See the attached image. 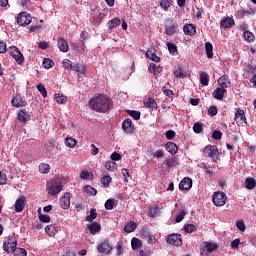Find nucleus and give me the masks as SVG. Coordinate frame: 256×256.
Returning <instances> with one entry per match:
<instances>
[{
  "label": "nucleus",
  "mask_w": 256,
  "mask_h": 256,
  "mask_svg": "<svg viewBox=\"0 0 256 256\" xmlns=\"http://www.w3.org/2000/svg\"><path fill=\"white\" fill-rule=\"evenodd\" d=\"M126 112L128 113V115H130V117H133L135 121H139V119H141V112L139 111L127 110Z\"/></svg>",
  "instance_id": "nucleus-42"
},
{
  "label": "nucleus",
  "mask_w": 256,
  "mask_h": 256,
  "mask_svg": "<svg viewBox=\"0 0 256 256\" xmlns=\"http://www.w3.org/2000/svg\"><path fill=\"white\" fill-rule=\"evenodd\" d=\"M95 219H97V211L92 208L90 210V215L86 217V221H88L89 223H93Z\"/></svg>",
  "instance_id": "nucleus-44"
},
{
  "label": "nucleus",
  "mask_w": 256,
  "mask_h": 256,
  "mask_svg": "<svg viewBox=\"0 0 256 256\" xmlns=\"http://www.w3.org/2000/svg\"><path fill=\"white\" fill-rule=\"evenodd\" d=\"M65 145H66V147H70V149H73V147H75V145H77V140H75V138H73V137H66Z\"/></svg>",
  "instance_id": "nucleus-38"
},
{
  "label": "nucleus",
  "mask_w": 256,
  "mask_h": 256,
  "mask_svg": "<svg viewBox=\"0 0 256 256\" xmlns=\"http://www.w3.org/2000/svg\"><path fill=\"white\" fill-rule=\"evenodd\" d=\"M212 201L216 207H223L227 201V194L224 192H214L212 195Z\"/></svg>",
  "instance_id": "nucleus-2"
},
{
  "label": "nucleus",
  "mask_w": 256,
  "mask_h": 256,
  "mask_svg": "<svg viewBox=\"0 0 256 256\" xmlns=\"http://www.w3.org/2000/svg\"><path fill=\"white\" fill-rule=\"evenodd\" d=\"M89 107L96 113H109L113 109V100L107 95L98 94L90 99Z\"/></svg>",
  "instance_id": "nucleus-1"
},
{
  "label": "nucleus",
  "mask_w": 256,
  "mask_h": 256,
  "mask_svg": "<svg viewBox=\"0 0 256 256\" xmlns=\"http://www.w3.org/2000/svg\"><path fill=\"white\" fill-rule=\"evenodd\" d=\"M148 69L150 73H153L154 75H159V73L163 71V68L155 63H151Z\"/></svg>",
  "instance_id": "nucleus-26"
},
{
  "label": "nucleus",
  "mask_w": 256,
  "mask_h": 256,
  "mask_svg": "<svg viewBox=\"0 0 256 256\" xmlns=\"http://www.w3.org/2000/svg\"><path fill=\"white\" fill-rule=\"evenodd\" d=\"M37 89L39 91V93H41L42 97H47V89L45 88V86L41 83H39L37 86Z\"/></svg>",
  "instance_id": "nucleus-52"
},
{
  "label": "nucleus",
  "mask_w": 256,
  "mask_h": 256,
  "mask_svg": "<svg viewBox=\"0 0 256 256\" xmlns=\"http://www.w3.org/2000/svg\"><path fill=\"white\" fill-rule=\"evenodd\" d=\"M173 0H159V5L164 11H169V7H171Z\"/></svg>",
  "instance_id": "nucleus-31"
},
{
  "label": "nucleus",
  "mask_w": 256,
  "mask_h": 256,
  "mask_svg": "<svg viewBox=\"0 0 256 256\" xmlns=\"http://www.w3.org/2000/svg\"><path fill=\"white\" fill-rule=\"evenodd\" d=\"M121 25V19L114 18L108 22V28L109 29H115V27H119Z\"/></svg>",
  "instance_id": "nucleus-35"
},
{
  "label": "nucleus",
  "mask_w": 256,
  "mask_h": 256,
  "mask_svg": "<svg viewBox=\"0 0 256 256\" xmlns=\"http://www.w3.org/2000/svg\"><path fill=\"white\" fill-rule=\"evenodd\" d=\"M175 77H177L178 79H185V77H187V72H185V70L183 68H178L175 72H174Z\"/></svg>",
  "instance_id": "nucleus-41"
},
{
  "label": "nucleus",
  "mask_w": 256,
  "mask_h": 256,
  "mask_svg": "<svg viewBox=\"0 0 256 256\" xmlns=\"http://www.w3.org/2000/svg\"><path fill=\"white\" fill-rule=\"evenodd\" d=\"M84 191L87 193V195H90L92 197H95V195H97V190L91 185L84 186Z\"/></svg>",
  "instance_id": "nucleus-37"
},
{
  "label": "nucleus",
  "mask_w": 256,
  "mask_h": 256,
  "mask_svg": "<svg viewBox=\"0 0 256 256\" xmlns=\"http://www.w3.org/2000/svg\"><path fill=\"white\" fill-rule=\"evenodd\" d=\"M113 250V247H111V244L109 242H101L97 246L98 253H102L103 255H109L111 251Z\"/></svg>",
  "instance_id": "nucleus-13"
},
{
  "label": "nucleus",
  "mask_w": 256,
  "mask_h": 256,
  "mask_svg": "<svg viewBox=\"0 0 256 256\" xmlns=\"http://www.w3.org/2000/svg\"><path fill=\"white\" fill-rule=\"evenodd\" d=\"M197 227L195 225H186L184 226L185 233H193V231H196Z\"/></svg>",
  "instance_id": "nucleus-63"
},
{
  "label": "nucleus",
  "mask_w": 256,
  "mask_h": 256,
  "mask_svg": "<svg viewBox=\"0 0 256 256\" xmlns=\"http://www.w3.org/2000/svg\"><path fill=\"white\" fill-rule=\"evenodd\" d=\"M234 121L237 123L239 127H243L244 125H247V118L245 117V111L238 108L235 113Z\"/></svg>",
  "instance_id": "nucleus-6"
},
{
  "label": "nucleus",
  "mask_w": 256,
  "mask_h": 256,
  "mask_svg": "<svg viewBox=\"0 0 256 256\" xmlns=\"http://www.w3.org/2000/svg\"><path fill=\"white\" fill-rule=\"evenodd\" d=\"M221 137H223V133L219 130H215L212 133V139H215L216 141H219V139H221Z\"/></svg>",
  "instance_id": "nucleus-58"
},
{
  "label": "nucleus",
  "mask_w": 256,
  "mask_h": 256,
  "mask_svg": "<svg viewBox=\"0 0 256 256\" xmlns=\"http://www.w3.org/2000/svg\"><path fill=\"white\" fill-rule=\"evenodd\" d=\"M47 191L49 195L55 196L58 193L63 191V184L62 183H52L48 188Z\"/></svg>",
  "instance_id": "nucleus-12"
},
{
  "label": "nucleus",
  "mask_w": 256,
  "mask_h": 256,
  "mask_svg": "<svg viewBox=\"0 0 256 256\" xmlns=\"http://www.w3.org/2000/svg\"><path fill=\"white\" fill-rule=\"evenodd\" d=\"M183 31L185 35H189L190 37H193L195 33H197V27L193 24H185L183 27Z\"/></svg>",
  "instance_id": "nucleus-22"
},
{
  "label": "nucleus",
  "mask_w": 256,
  "mask_h": 256,
  "mask_svg": "<svg viewBox=\"0 0 256 256\" xmlns=\"http://www.w3.org/2000/svg\"><path fill=\"white\" fill-rule=\"evenodd\" d=\"M45 233L49 235L50 237H54V235L57 234V229L55 228V225H47L45 227Z\"/></svg>",
  "instance_id": "nucleus-33"
},
{
  "label": "nucleus",
  "mask_w": 256,
  "mask_h": 256,
  "mask_svg": "<svg viewBox=\"0 0 256 256\" xmlns=\"http://www.w3.org/2000/svg\"><path fill=\"white\" fill-rule=\"evenodd\" d=\"M115 203H117V200L115 198H109L106 200L104 207L106 211H111L115 208Z\"/></svg>",
  "instance_id": "nucleus-27"
},
{
  "label": "nucleus",
  "mask_w": 256,
  "mask_h": 256,
  "mask_svg": "<svg viewBox=\"0 0 256 256\" xmlns=\"http://www.w3.org/2000/svg\"><path fill=\"white\" fill-rule=\"evenodd\" d=\"M200 83L202 87H207L209 85V74H207V72H202L200 74Z\"/></svg>",
  "instance_id": "nucleus-29"
},
{
  "label": "nucleus",
  "mask_w": 256,
  "mask_h": 256,
  "mask_svg": "<svg viewBox=\"0 0 256 256\" xmlns=\"http://www.w3.org/2000/svg\"><path fill=\"white\" fill-rule=\"evenodd\" d=\"M154 157L156 159H165V151L163 149H158L154 152Z\"/></svg>",
  "instance_id": "nucleus-53"
},
{
  "label": "nucleus",
  "mask_w": 256,
  "mask_h": 256,
  "mask_svg": "<svg viewBox=\"0 0 256 256\" xmlns=\"http://www.w3.org/2000/svg\"><path fill=\"white\" fill-rule=\"evenodd\" d=\"M193 187V180L189 177H185L179 183L180 191H189Z\"/></svg>",
  "instance_id": "nucleus-14"
},
{
  "label": "nucleus",
  "mask_w": 256,
  "mask_h": 256,
  "mask_svg": "<svg viewBox=\"0 0 256 256\" xmlns=\"http://www.w3.org/2000/svg\"><path fill=\"white\" fill-rule=\"evenodd\" d=\"M226 93L227 90L225 88L218 87L213 91V97L217 99V101H223V97H225Z\"/></svg>",
  "instance_id": "nucleus-19"
},
{
  "label": "nucleus",
  "mask_w": 256,
  "mask_h": 256,
  "mask_svg": "<svg viewBox=\"0 0 256 256\" xmlns=\"http://www.w3.org/2000/svg\"><path fill=\"white\" fill-rule=\"evenodd\" d=\"M54 99L56 103L65 104L67 103V96L61 95V94H55Z\"/></svg>",
  "instance_id": "nucleus-45"
},
{
  "label": "nucleus",
  "mask_w": 256,
  "mask_h": 256,
  "mask_svg": "<svg viewBox=\"0 0 256 256\" xmlns=\"http://www.w3.org/2000/svg\"><path fill=\"white\" fill-rule=\"evenodd\" d=\"M246 73H252L255 74L256 73V65H251L248 64L245 68Z\"/></svg>",
  "instance_id": "nucleus-59"
},
{
  "label": "nucleus",
  "mask_w": 256,
  "mask_h": 256,
  "mask_svg": "<svg viewBox=\"0 0 256 256\" xmlns=\"http://www.w3.org/2000/svg\"><path fill=\"white\" fill-rule=\"evenodd\" d=\"M60 207L62 209L67 210L69 207H71V193L66 192L61 198H60Z\"/></svg>",
  "instance_id": "nucleus-10"
},
{
  "label": "nucleus",
  "mask_w": 256,
  "mask_h": 256,
  "mask_svg": "<svg viewBox=\"0 0 256 256\" xmlns=\"http://www.w3.org/2000/svg\"><path fill=\"white\" fill-rule=\"evenodd\" d=\"M12 107H25L27 105V102L21 98V96H14L11 101Z\"/></svg>",
  "instance_id": "nucleus-21"
},
{
  "label": "nucleus",
  "mask_w": 256,
  "mask_h": 256,
  "mask_svg": "<svg viewBox=\"0 0 256 256\" xmlns=\"http://www.w3.org/2000/svg\"><path fill=\"white\" fill-rule=\"evenodd\" d=\"M51 166L49 164L42 163L39 165V172L43 174L49 173Z\"/></svg>",
  "instance_id": "nucleus-47"
},
{
  "label": "nucleus",
  "mask_w": 256,
  "mask_h": 256,
  "mask_svg": "<svg viewBox=\"0 0 256 256\" xmlns=\"http://www.w3.org/2000/svg\"><path fill=\"white\" fill-rule=\"evenodd\" d=\"M165 35H168L169 37H171V35H175V24H172V25H166L165 26Z\"/></svg>",
  "instance_id": "nucleus-40"
},
{
  "label": "nucleus",
  "mask_w": 256,
  "mask_h": 256,
  "mask_svg": "<svg viewBox=\"0 0 256 256\" xmlns=\"http://www.w3.org/2000/svg\"><path fill=\"white\" fill-rule=\"evenodd\" d=\"M156 53H157V50L155 49V46L150 47L146 52L147 59L154 61V63H159V61H161V58L157 56Z\"/></svg>",
  "instance_id": "nucleus-16"
},
{
  "label": "nucleus",
  "mask_w": 256,
  "mask_h": 256,
  "mask_svg": "<svg viewBox=\"0 0 256 256\" xmlns=\"http://www.w3.org/2000/svg\"><path fill=\"white\" fill-rule=\"evenodd\" d=\"M149 213L150 217H159V215L163 213V204L157 203L150 206Z\"/></svg>",
  "instance_id": "nucleus-11"
},
{
  "label": "nucleus",
  "mask_w": 256,
  "mask_h": 256,
  "mask_svg": "<svg viewBox=\"0 0 256 256\" xmlns=\"http://www.w3.org/2000/svg\"><path fill=\"white\" fill-rule=\"evenodd\" d=\"M39 219L41 223H49V221H51V217H49V215L46 214H40Z\"/></svg>",
  "instance_id": "nucleus-61"
},
{
  "label": "nucleus",
  "mask_w": 256,
  "mask_h": 256,
  "mask_svg": "<svg viewBox=\"0 0 256 256\" xmlns=\"http://www.w3.org/2000/svg\"><path fill=\"white\" fill-rule=\"evenodd\" d=\"M233 25H235L233 16H226L220 21V27H222V29H231Z\"/></svg>",
  "instance_id": "nucleus-15"
},
{
  "label": "nucleus",
  "mask_w": 256,
  "mask_h": 256,
  "mask_svg": "<svg viewBox=\"0 0 256 256\" xmlns=\"http://www.w3.org/2000/svg\"><path fill=\"white\" fill-rule=\"evenodd\" d=\"M4 251L6 253H13L17 249V240L9 238L4 242Z\"/></svg>",
  "instance_id": "nucleus-9"
},
{
  "label": "nucleus",
  "mask_w": 256,
  "mask_h": 256,
  "mask_svg": "<svg viewBox=\"0 0 256 256\" xmlns=\"http://www.w3.org/2000/svg\"><path fill=\"white\" fill-rule=\"evenodd\" d=\"M185 215H187V212H185V210H182L180 213H178V215L175 218V222L176 223H181L183 221V219H185Z\"/></svg>",
  "instance_id": "nucleus-54"
},
{
  "label": "nucleus",
  "mask_w": 256,
  "mask_h": 256,
  "mask_svg": "<svg viewBox=\"0 0 256 256\" xmlns=\"http://www.w3.org/2000/svg\"><path fill=\"white\" fill-rule=\"evenodd\" d=\"M32 19L31 15L27 14V12H22L17 17V23L21 27H26V25L31 24Z\"/></svg>",
  "instance_id": "nucleus-7"
},
{
  "label": "nucleus",
  "mask_w": 256,
  "mask_h": 256,
  "mask_svg": "<svg viewBox=\"0 0 256 256\" xmlns=\"http://www.w3.org/2000/svg\"><path fill=\"white\" fill-rule=\"evenodd\" d=\"M26 201H27V199L25 198V196H21L20 198H18L16 200V203H15L16 213H21L23 211V209H25V202Z\"/></svg>",
  "instance_id": "nucleus-17"
},
{
  "label": "nucleus",
  "mask_w": 256,
  "mask_h": 256,
  "mask_svg": "<svg viewBox=\"0 0 256 256\" xmlns=\"http://www.w3.org/2000/svg\"><path fill=\"white\" fill-rule=\"evenodd\" d=\"M42 65L45 69H51V67L55 65V62H53V60L50 58H44Z\"/></svg>",
  "instance_id": "nucleus-43"
},
{
  "label": "nucleus",
  "mask_w": 256,
  "mask_h": 256,
  "mask_svg": "<svg viewBox=\"0 0 256 256\" xmlns=\"http://www.w3.org/2000/svg\"><path fill=\"white\" fill-rule=\"evenodd\" d=\"M101 184L103 185V187L107 188L109 187L111 181H113V179L111 178V176H103L101 178Z\"/></svg>",
  "instance_id": "nucleus-46"
},
{
  "label": "nucleus",
  "mask_w": 256,
  "mask_h": 256,
  "mask_svg": "<svg viewBox=\"0 0 256 256\" xmlns=\"http://www.w3.org/2000/svg\"><path fill=\"white\" fill-rule=\"evenodd\" d=\"M8 53L15 59V61L18 63V65H21L23 61H25V57H23V53L17 48L16 46H11L8 48Z\"/></svg>",
  "instance_id": "nucleus-3"
},
{
  "label": "nucleus",
  "mask_w": 256,
  "mask_h": 256,
  "mask_svg": "<svg viewBox=\"0 0 256 256\" xmlns=\"http://www.w3.org/2000/svg\"><path fill=\"white\" fill-rule=\"evenodd\" d=\"M136 229H137V225H126L124 227V232L125 233H133V231Z\"/></svg>",
  "instance_id": "nucleus-62"
},
{
  "label": "nucleus",
  "mask_w": 256,
  "mask_h": 256,
  "mask_svg": "<svg viewBox=\"0 0 256 256\" xmlns=\"http://www.w3.org/2000/svg\"><path fill=\"white\" fill-rule=\"evenodd\" d=\"M18 121H21V123H27V121H30L31 114L27 112V110L22 109L20 110V113L17 115Z\"/></svg>",
  "instance_id": "nucleus-20"
},
{
  "label": "nucleus",
  "mask_w": 256,
  "mask_h": 256,
  "mask_svg": "<svg viewBox=\"0 0 256 256\" xmlns=\"http://www.w3.org/2000/svg\"><path fill=\"white\" fill-rule=\"evenodd\" d=\"M219 87L223 89H227L228 87H231V80H229V77L227 75L221 76L217 81Z\"/></svg>",
  "instance_id": "nucleus-18"
},
{
  "label": "nucleus",
  "mask_w": 256,
  "mask_h": 256,
  "mask_svg": "<svg viewBox=\"0 0 256 256\" xmlns=\"http://www.w3.org/2000/svg\"><path fill=\"white\" fill-rule=\"evenodd\" d=\"M166 151L168 153H171L172 155H177V152L179 151V147H177V144L174 142H168L165 144Z\"/></svg>",
  "instance_id": "nucleus-24"
},
{
  "label": "nucleus",
  "mask_w": 256,
  "mask_h": 256,
  "mask_svg": "<svg viewBox=\"0 0 256 256\" xmlns=\"http://www.w3.org/2000/svg\"><path fill=\"white\" fill-rule=\"evenodd\" d=\"M122 129L124 133H127V134L133 131V122L131 121V119L127 118L123 121Z\"/></svg>",
  "instance_id": "nucleus-23"
},
{
  "label": "nucleus",
  "mask_w": 256,
  "mask_h": 256,
  "mask_svg": "<svg viewBox=\"0 0 256 256\" xmlns=\"http://www.w3.org/2000/svg\"><path fill=\"white\" fill-rule=\"evenodd\" d=\"M71 70L75 71V73H81L82 75L85 74V66L80 63H73Z\"/></svg>",
  "instance_id": "nucleus-28"
},
{
  "label": "nucleus",
  "mask_w": 256,
  "mask_h": 256,
  "mask_svg": "<svg viewBox=\"0 0 256 256\" xmlns=\"http://www.w3.org/2000/svg\"><path fill=\"white\" fill-rule=\"evenodd\" d=\"M14 256H27V250L24 248H18L14 252Z\"/></svg>",
  "instance_id": "nucleus-55"
},
{
  "label": "nucleus",
  "mask_w": 256,
  "mask_h": 256,
  "mask_svg": "<svg viewBox=\"0 0 256 256\" xmlns=\"http://www.w3.org/2000/svg\"><path fill=\"white\" fill-rule=\"evenodd\" d=\"M193 131H194V133H202V131H203V123H201V122L194 123Z\"/></svg>",
  "instance_id": "nucleus-50"
},
{
  "label": "nucleus",
  "mask_w": 256,
  "mask_h": 256,
  "mask_svg": "<svg viewBox=\"0 0 256 256\" xmlns=\"http://www.w3.org/2000/svg\"><path fill=\"white\" fill-rule=\"evenodd\" d=\"M243 37H244L245 41H248V43H252V41H255V35L253 34V32L246 30L243 33Z\"/></svg>",
  "instance_id": "nucleus-36"
},
{
  "label": "nucleus",
  "mask_w": 256,
  "mask_h": 256,
  "mask_svg": "<svg viewBox=\"0 0 256 256\" xmlns=\"http://www.w3.org/2000/svg\"><path fill=\"white\" fill-rule=\"evenodd\" d=\"M58 47L62 53H67L69 51V44L67 43V40L64 38H59L58 39Z\"/></svg>",
  "instance_id": "nucleus-25"
},
{
  "label": "nucleus",
  "mask_w": 256,
  "mask_h": 256,
  "mask_svg": "<svg viewBox=\"0 0 256 256\" xmlns=\"http://www.w3.org/2000/svg\"><path fill=\"white\" fill-rule=\"evenodd\" d=\"M62 65L64 69H66V71H71V69L73 68V62H71V60L69 59H64Z\"/></svg>",
  "instance_id": "nucleus-49"
},
{
  "label": "nucleus",
  "mask_w": 256,
  "mask_h": 256,
  "mask_svg": "<svg viewBox=\"0 0 256 256\" xmlns=\"http://www.w3.org/2000/svg\"><path fill=\"white\" fill-rule=\"evenodd\" d=\"M203 153L205 157H211L213 161L217 159V153H219V149L215 145H208L204 148Z\"/></svg>",
  "instance_id": "nucleus-8"
},
{
  "label": "nucleus",
  "mask_w": 256,
  "mask_h": 256,
  "mask_svg": "<svg viewBox=\"0 0 256 256\" xmlns=\"http://www.w3.org/2000/svg\"><path fill=\"white\" fill-rule=\"evenodd\" d=\"M245 187H246V189H255L256 180L254 178H246Z\"/></svg>",
  "instance_id": "nucleus-34"
},
{
  "label": "nucleus",
  "mask_w": 256,
  "mask_h": 256,
  "mask_svg": "<svg viewBox=\"0 0 256 256\" xmlns=\"http://www.w3.org/2000/svg\"><path fill=\"white\" fill-rule=\"evenodd\" d=\"M91 173L87 170H83L80 172V179H84L85 181H87L89 179V177H91Z\"/></svg>",
  "instance_id": "nucleus-57"
},
{
  "label": "nucleus",
  "mask_w": 256,
  "mask_h": 256,
  "mask_svg": "<svg viewBox=\"0 0 256 256\" xmlns=\"http://www.w3.org/2000/svg\"><path fill=\"white\" fill-rule=\"evenodd\" d=\"M115 167H117V163L113 161L105 163V169H107V171L113 172L115 171Z\"/></svg>",
  "instance_id": "nucleus-51"
},
{
  "label": "nucleus",
  "mask_w": 256,
  "mask_h": 256,
  "mask_svg": "<svg viewBox=\"0 0 256 256\" xmlns=\"http://www.w3.org/2000/svg\"><path fill=\"white\" fill-rule=\"evenodd\" d=\"M166 243L168 245H173L174 247H181L183 245V240L180 234H170L166 237Z\"/></svg>",
  "instance_id": "nucleus-5"
},
{
  "label": "nucleus",
  "mask_w": 256,
  "mask_h": 256,
  "mask_svg": "<svg viewBox=\"0 0 256 256\" xmlns=\"http://www.w3.org/2000/svg\"><path fill=\"white\" fill-rule=\"evenodd\" d=\"M165 135H166V139L171 141V140H173L174 137H176L177 134L173 130H168V131H166Z\"/></svg>",
  "instance_id": "nucleus-64"
},
{
  "label": "nucleus",
  "mask_w": 256,
  "mask_h": 256,
  "mask_svg": "<svg viewBox=\"0 0 256 256\" xmlns=\"http://www.w3.org/2000/svg\"><path fill=\"white\" fill-rule=\"evenodd\" d=\"M217 249V244L213 242H203L201 248L200 256H209L210 253H213Z\"/></svg>",
  "instance_id": "nucleus-4"
},
{
  "label": "nucleus",
  "mask_w": 256,
  "mask_h": 256,
  "mask_svg": "<svg viewBox=\"0 0 256 256\" xmlns=\"http://www.w3.org/2000/svg\"><path fill=\"white\" fill-rule=\"evenodd\" d=\"M208 115H210V117H215V115H217V106H210L208 108Z\"/></svg>",
  "instance_id": "nucleus-60"
},
{
  "label": "nucleus",
  "mask_w": 256,
  "mask_h": 256,
  "mask_svg": "<svg viewBox=\"0 0 256 256\" xmlns=\"http://www.w3.org/2000/svg\"><path fill=\"white\" fill-rule=\"evenodd\" d=\"M205 51L208 59H213V44H211L210 42H206Z\"/></svg>",
  "instance_id": "nucleus-30"
},
{
  "label": "nucleus",
  "mask_w": 256,
  "mask_h": 256,
  "mask_svg": "<svg viewBox=\"0 0 256 256\" xmlns=\"http://www.w3.org/2000/svg\"><path fill=\"white\" fill-rule=\"evenodd\" d=\"M131 247L134 251L140 249V247H143V242H141V240L138 238H132Z\"/></svg>",
  "instance_id": "nucleus-32"
},
{
  "label": "nucleus",
  "mask_w": 256,
  "mask_h": 256,
  "mask_svg": "<svg viewBox=\"0 0 256 256\" xmlns=\"http://www.w3.org/2000/svg\"><path fill=\"white\" fill-rule=\"evenodd\" d=\"M146 107L149 109H157V102L153 98H149L148 101L145 103Z\"/></svg>",
  "instance_id": "nucleus-48"
},
{
  "label": "nucleus",
  "mask_w": 256,
  "mask_h": 256,
  "mask_svg": "<svg viewBox=\"0 0 256 256\" xmlns=\"http://www.w3.org/2000/svg\"><path fill=\"white\" fill-rule=\"evenodd\" d=\"M88 231L91 235H97L101 231V225H88Z\"/></svg>",
  "instance_id": "nucleus-39"
},
{
  "label": "nucleus",
  "mask_w": 256,
  "mask_h": 256,
  "mask_svg": "<svg viewBox=\"0 0 256 256\" xmlns=\"http://www.w3.org/2000/svg\"><path fill=\"white\" fill-rule=\"evenodd\" d=\"M167 47H168L169 53L171 54L177 53V45H175L174 43L168 42Z\"/></svg>",
  "instance_id": "nucleus-56"
}]
</instances>
